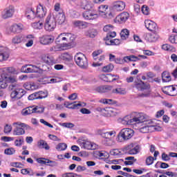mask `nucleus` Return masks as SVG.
I'll list each match as a JSON object with an SVG mask.
<instances>
[{
	"mask_svg": "<svg viewBox=\"0 0 177 177\" xmlns=\"http://www.w3.org/2000/svg\"><path fill=\"white\" fill-rule=\"evenodd\" d=\"M9 74H16V69L12 66L2 68V73H0V75L1 76V85H3V87H0V89H6L10 84L17 82L16 77L9 75Z\"/></svg>",
	"mask_w": 177,
	"mask_h": 177,
	"instance_id": "obj_1",
	"label": "nucleus"
},
{
	"mask_svg": "<svg viewBox=\"0 0 177 177\" xmlns=\"http://www.w3.org/2000/svg\"><path fill=\"white\" fill-rule=\"evenodd\" d=\"M60 41H66V42L62 44L60 46V50H67V49H71V42L75 41V35L71 33H61L56 39V42H60Z\"/></svg>",
	"mask_w": 177,
	"mask_h": 177,
	"instance_id": "obj_2",
	"label": "nucleus"
},
{
	"mask_svg": "<svg viewBox=\"0 0 177 177\" xmlns=\"http://www.w3.org/2000/svg\"><path fill=\"white\" fill-rule=\"evenodd\" d=\"M97 133L105 139L104 145L106 146H114L115 145V140H114V138L117 135L115 130L106 131V129H102L98 130Z\"/></svg>",
	"mask_w": 177,
	"mask_h": 177,
	"instance_id": "obj_3",
	"label": "nucleus"
},
{
	"mask_svg": "<svg viewBox=\"0 0 177 177\" xmlns=\"http://www.w3.org/2000/svg\"><path fill=\"white\" fill-rule=\"evenodd\" d=\"M9 84L10 85L8 86V89L9 91H12L10 94L11 99H13L14 100H19L26 95V91L20 88V85L17 84V82Z\"/></svg>",
	"mask_w": 177,
	"mask_h": 177,
	"instance_id": "obj_4",
	"label": "nucleus"
},
{
	"mask_svg": "<svg viewBox=\"0 0 177 177\" xmlns=\"http://www.w3.org/2000/svg\"><path fill=\"white\" fill-rule=\"evenodd\" d=\"M134 86L138 91L142 92L140 96V97H149L151 94V88L150 84L148 83H144L140 80H137L134 82Z\"/></svg>",
	"mask_w": 177,
	"mask_h": 177,
	"instance_id": "obj_5",
	"label": "nucleus"
},
{
	"mask_svg": "<svg viewBox=\"0 0 177 177\" xmlns=\"http://www.w3.org/2000/svg\"><path fill=\"white\" fill-rule=\"evenodd\" d=\"M12 126L14 127L13 135L15 136H21V135H24V133H26V131L24 129H31L30 126L21 122H15L12 123Z\"/></svg>",
	"mask_w": 177,
	"mask_h": 177,
	"instance_id": "obj_6",
	"label": "nucleus"
},
{
	"mask_svg": "<svg viewBox=\"0 0 177 177\" xmlns=\"http://www.w3.org/2000/svg\"><path fill=\"white\" fill-rule=\"evenodd\" d=\"M133 131L130 128L122 129L118 134L117 141L119 143L124 142V140H129L133 136Z\"/></svg>",
	"mask_w": 177,
	"mask_h": 177,
	"instance_id": "obj_7",
	"label": "nucleus"
},
{
	"mask_svg": "<svg viewBox=\"0 0 177 177\" xmlns=\"http://www.w3.org/2000/svg\"><path fill=\"white\" fill-rule=\"evenodd\" d=\"M138 131L141 133H149V132H151L153 131H161V127L156 125V124L151 121V123H144L141 124V127L138 129Z\"/></svg>",
	"mask_w": 177,
	"mask_h": 177,
	"instance_id": "obj_8",
	"label": "nucleus"
},
{
	"mask_svg": "<svg viewBox=\"0 0 177 177\" xmlns=\"http://www.w3.org/2000/svg\"><path fill=\"white\" fill-rule=\"evenodd\" d=\"M74 59L77 66L80 67V68H83L84 70L88 68V59L86 58L85 55L82 53H77L75 55Z\"/></svg>",
	"mask_w": 177,
	"mask_h": 177,
	"instance_id": "obj_9",
	"label": "nucleus"
},
{
	"mask_svg": "<svg viewBox=\"0 0 177 177\" xmlns=\"http://www.w3.org/2000/svg\"><path fill=\"white\" fill-rule=\"evenodd\" d=\"M55 28H56V19H55V17H53L52 14H49L45 20L44 29L46 31L50 32L55 31Z\"/></svg>",
	"mask_w": 177,
	"mask_h": 177,
	"instance_id": "obj_10",
	"label": "nucleus"
},
{
	"mask_svg": "<svg viewBox=\"0 0 177 177\" xmlns=\"http://www.w3.org/2000/svg\"><path fill=\"white\" fill-rule=\"evenodd\" d=\"M78 144L82 149H86V150H96V149H99V145H96L95 142L85 140H80Z\"/></svg>",
	"mask_w": 177,
	"mask_h": 177,
	"instance_id": "obj_11",
	"label": "nucleus"
},
{
	"mask_svg": "<svg viewBox=\"0 0 177 177\" xmlns=\"http://www.w3.org/2000/svg\"><path fill=\"white\" fill-rule=\"evenodd\" d=\"M151 120L144 113H138L134 115V124H151Z\"/></svg>",
	"mask_w": 177,
	"mask_h": 177,
	"instance_id": "obj_12",
	"label": "nucleus"
},
{
	"mask_svg": "<svg viewBox=\"0 0 177 177\" xmlns=\"http://www.w3.org/2000/svg\"><path fill=\"white\" fill-rule=\"evenodd\" d=\"M16 12V9L15 8V6H9L6 8L1 14V17L3 19H10V17H13V15Z\"/></svg>",
	"mask_w": 177,
	"mask_h": 177,
	"instance_id": "obj_13",
	"label": "nucleus"
},
{
	"mask_svg": "<svg viewBox=\"0 0 177 177\" xmlns=\"http://www.w3.org/2000/svg\"><path fill=\"white\" fill-rule=\"evenodd\" d=\"M82 16L84 20H96L99 15L95 10H86L82 13Z\"/></svg>",
	"mask_w": 177,
	"mask_h": 177,
	"instance_id": "obj_14",
	"label": "nucleus"
},
{
	"mask_svg": "<svg viewBox=\"0 0 177 177\" xmlns=\"http://www.w3.org/2000/svg\"><path fill=\"white\" fill-rule=\"evenodd\" d=\"M123 125H133L135 124V113L127 115L121 120Z\"/></svg>",
	"mask_w": 177,
	"mask_h": 177,
	"instance_id": "obj_15",
	"label": "nucleus"
},
{
	"mask_svg": "<svg viewBox=\"0 0 177 177\" xmlns=\"http://www.w3.org/2000/svg\"><path fill=\"white\" fill-rule=\"evenodd\" d=\"M162 92L169 96H176L177 86H167L162 88Z\"/></svg>",
	"mask_w": 177,
	"mask_h": 177,
	"instance_id": "obj_16",
	"label": "nucleus"
},
{
	"mask_svg": "<svg viewBox=\"0 0 177 177\" xmlns=\"http://www.w3.org/2000/svg\"><path fill=\"white\" fill-rule=\"evenodd\" d=\"M133 145H129L124 148V150H126L129 154L131 156H133L135 154H138L140 151V147L139 145H136L133 148Z\"/></svg>",
	"mask_w": 177,
	"mask_h": 177,
	"instance_id": "obj_17",
	"label": "nucleus"
},
{
	"mask_svg": "<svg viewBox=\"0 0 177 177\" xmlns=\"http://www.w3.org/2000/svg\"><path fill=\"white\" fill-rule=\"evenodd\" d=\"M52 16L55 17V20L58 24H63L66 21V15L63 12H53Z\"/></svg>",
	"mask_w": 177,
	"mask_h": 177,
	"instance_id": "obj_18",
	"label": "nucleus"
},
{
	"mask_svg": "<svg viewBox=\"0 0 177 177\" xmlns=\"http://www.w3.org/2000/svg\"><path fill=\"white\" fill-rule=\"evenodd\" d=\"M145 26L149 31L156 32L157 31V30H158V26H157V24L149 19H146L145 21Z\"/></svg>",
	"mask_w": 177,
	"mask_h": 177,
	"instance_id": "obj_19",
	"label": "nucleus"
},
{
	"mask_svg": "<svg viewBox=\"0 0 177 177\" xmlns=\"http://www.w3.org/2000/svg\"><path fill=\"white\" fill-rule=\"evenodd\" d=\"M47 10L46 8L44 6L39 4L37 6L36 8V17L42 19L46 16Z\"/></svg>",
	"mask_w": 177,
	"mask_h": 177,
	"instance_id": "obj_20",
	"label": "nucleus"
},
{
	"mask_svg": "<svg viewBox=\"0 0 177 177\" xmlns=\"http://www.w3.org/2000/svg\"><path fill=\"white\" fill-rule=\"evenodd\" d=\"M101 79L105 82H114V81L120 80V76L117 75L106 74L101 75Z\"/></svg>",
	"mask_w": 177,
	"mask_h": 177,
	"instance_id": "obj_21",
	"label": "nucleus"
},
{
	"mask_svg": "<svg viewBox=\"0 0 177 177\" xmlns=\"http://www.w3.org/2000/svg\"><path fill=\"white\" fill-rule=\"evenodd\" d=\"M21 71L22 73H37L38 71V67L37 66L31 65V64H28V65H24L22 66Z\"/></svg>",
	"mask_w": 177,
	"mask_h": 177,
	"instance_id": "obj_22",
	"label": "nucleus"
},
{
	"mask_svg": "<svg viewBox=\"0 0 177 177\" xmlns=\"http://www.w3.org/2000/svg\"><path fill=\"white\" fill-rule=\"evenodd\" d=\"M102 111L106 117H115L118 114L117 109L111 107H106Z\"/></svg>",
	"mask_w": 177,
	"mask_h": 177,
	"instance_id": "obj_23",
	"label": "nucleus"
},
{
	"mask_svg": "<svg viewBox=\"0 0 177 177\" xmlns=\"http://www.w3.org/2000/svg\"><path fill=\"white\" fill-rule=\"evenodd\" d=\"M128 19H129V14L127 12H123L115 17V22L122 24V23H125Z\"/></svg>",
	"mask_w": 177,
	"mask_h": 177,
	"instance_id": "obj_24",
	"label": "nucleus"
},
{
	"mask_svg": "<svg viewBox=\"0 0 177 177\" xmlns=\"http://www.w3.org/2000/svg\"><path fill=\"white\" fill-rule=\"evenodd\" d=\"M124 9H125V2L121 1L115 2L112 6V10L114 12H122Z\"/></svg>",
	"mask_w": 177,
	"mask_h": 177,
	"instance_id": "obj_25",
	"label": "nucleus"
},
{
	"mask_svg": "<svg viewBox=\"0 0 177 177\" xmlns=\"http://www.w3.org/2000/svg\"><path fill=\"white\" fill-rule=\"evenodd\" d=\"M65 105L67 109L75 110L77 109H80V107H85V106H86V104L85 102H79L77 104H75V102L73 103L66 102Z\"/></svg>",
	"mask_w": 177,
	"mask_h": 177,
	"instance_id": "obj_26",
	"label": "nucleus"
},
{
	"mask_svg": "<svg viewBox=\"0 0 177 177\" xmlns=\"http://www.w3.org/2000/svg\"><path fill=\"white\" fill-rule=\"evenodd\" d=\"M144 38L147 41V42H157V41H158L159 36L157 33H146L144 35Z\"/></svg>",
	"mask_w": 177,
	"mask_h": 177,
	"instance_id": "obj_27",
	"label": "nucleus"
},
{
	"mask_svg": "<svg viewBox=\"0 0 177 177\" xmlns=\"http://www.w3.org/2000/svg\"><path fill=\"white\" fill-rule=\"evenodd\" d=\"M77 5H79V6H81V8L82 9H84L85 10H92L91 9L93 8V3L86 0L80 1V3H77Z\"/></svg>",
	"mask_w": 177,
	"mask_h": 177,
	"instance_id": "obj_28",
	"label": "nucleus"
},
{
	"mask_svg": "<svg viewBox=\"0 0 177 177\" xmlns=\"http://www.w3.org/2000/svg\"><path fill=\"white\" fill-rule=\"evenodd\" d=\"M36 161L38 164H41V165H49L50 167H55V165H56V162L44 158H37Z\"/></svg>",
	"mask_w": 177,
	"mask_h": 177,
	"instance_id": "obj_29",
	"label": "nucleus"
},
{
	"mask_svg": "<svg viewBox=\"0 0 177 177\" xmlns=\"http://www.w3.org/2000/svg\"><path fill=\"white\" fill-rule=\"evenodd\" d=\"M9 59V51L5 47L0 46V62Z\"/></svg>",
	"mask_w": 177,
	"mask_h": 177,
	"instance_id": "obj_30",
	"label": "nucleus"
},
{
	"mask_svg": "<svg viewBox=\"0 0 177 177\" xmlns=\"http://www.w3.org/2000/svg\"><path fill=\"white\" fill-rule=\"evenodd\" d=\"M55 41L53 37L49 35H44L39 38V42L42 45H49V44H52Z\"/></svg>",
	"mask_w": 177,
	"mask_h": 177,
	"instance_id": "obj_31",
	"label": "nucleus"
},
{
	"mask_svg": "<svg viewBox=\"0 0 177 177\" xmlns=\"http://www.w3.org/2000/svg\"><path fill=\"white\" fill-rule=\"evenodd\" d=\"M23 28H24V27L23 26V24H14L12 26H11L9 28V30L10 31V32H21V31H23Z\"/></svg>",
	"mask_w": 177,
	"mask_h": 177,
	"instance_id": "obj_32",
	"label": "nucleus"
},
{
	"mask_svg": "<svg viewBox=\"0 0 177 177\" xmlns=\"http://www.w3.org/2000/svg\"><path fill=\"white\" fill-rule=\"evenodd\" d=\"M107 9H109V6L106 5H101L98 7V12L100 16L103 17L104 19H106L107 17Z\"/></svg>",
	"mask_w": 177,
	"mask_h": 177,
	"instance_id": "obj_33",
	"label": "nucleus"
},
{
	"mask_svg": "<svg viewBox=\"0 0 177 177\" xmlns=\"http://www.w3.org/2000/svg\"><path fill=\"white\" fill-rule=\"evenodd\" d=\"M35 37L34 35H28L26 36L24 41H26L27 43L26 44V46L27 48H30L32 45H34V39Z\"/></svg>",
	"mask_w": 177,
	"mask_h": 177,
	"instance_id": "obj_34",
	"label": "nucleus"
},
{
	"mask_svg": "<svg viewBox=\"0 0 177 177\" xmlns=\"http://www.w3.org/2000/svg\"><path fill=\"white\" fill-rule=\"evenodd\" d=\"M25 16L29 20H32L37 17V14L35 13V11L32 10V8H28L26 11Z\"/></svg>",
	"mask_w": 177,
	"mask_h": 177,
	"instance_id": "obj_35",
	"label": "nucleus"
},
{
	"mask_svg": "<svg viewBox=\"0 0 177 177\" xmlns=\"http://www.w3.org/2000/svg\"><path fill=\"white\" fill-rule=\"evenodd\" d=\"M84 35L88 38H95L97 35V30L95 28H90L84 32Z\"/></svg>",
	"mask_w": 177,
	"mask_h": 177,
	"instance_id": "obj_36",
	"label": "nucleus"
},
{
	"mask_svg": "<svg viewBox=\"0 0 177 177\" xmlns=\"http://www.w3.org/2000/svg\"><path fill=\"white\" fill-rule=\"evenodd\" d=\"M21 115L26 117V115H30V114H34V106H28L22 109L21 112Z\"/></svg>",
	"mask_w": 177,
	"mask_h": 177,
	"instance_id": "obj_37",
	"label": "nucleus"
},
{
	"mask_svg": "<svg viewBox=\"0 0 177 177\" xmlns=\"http://www.w3.org/2000/svg\"><path fill=\"white\" fill-rule=\"evenodd\" d=\"M32 28L35 30H42L44 27H45V25L44 24V21L42 20H39V21L33 22L31 24Z\"/></svg>",
	"mask_w": 177,
	"mask_h": 177,
	"instance_id": "obj_38",
	"label": "nucleus"
},
{
	"mask_svg": "<svg viewBox=\"0 0 177 177\" xmlns=\"http://www.w3.org/2000/svg\"><path fill=\"white\" fill-rule=\"evenodd\" d=\"M59 58L64 62H70L73 60V55L68 53H64L61 54Z\"/></svg>",
	"mask_w": 177,
	"mask_h": 177,
	"instance_id": "obj_39",
	"label": "nucleus"
},
{
	"mask_svg": "<svg viewBox=\"0 0 177 177\" xmlns=\"http://www.w3.org/2000/svg\"><path fill=\"white\" fill-rule=\"evenodd\" d=\"M24 88L27 91H35L38 89V86L35 83L26 82L24 84Z\"/></svg>",
	"mask_w": 177,
	"mask_h": 177,
	"instance_id": "obj_40",
	"label": "nucleus"
},
{
	"mask_svg": "<svg viewBox=\"0 0 177 177\" xmlns=\"http://www.w3.org/2000/svg\"><path fill=\"white\" fill-rule=\"evenodd\" d=\"M112 93H115V95H127V89L118 86L116 88H113Z\"/></svg>",
	"mask_w": 177,
	"mask_h": 177,
	"instance_id": "obj_41",
	"label": "nucleus"
},
{
	"mask_svg": "<svg viewBox=\"0 0 177 177\" xmlns=\"http://www.w3.org/2000/svg\"><path fill=\"white\" fill-rule=\"evenodd\" d=\"M89 24L82 21H74L73 25L75 27H78V28H86Z\"/></svg>",
	"mask_w": 177,
	"mask_h": 177,
	"instance_id": "obj_42",
	"label": "nucleus"
},
{
	"mask_svg": "<svg viewBox=\"0 0 177 177\" xmlns=\"http://www.w3.org/2000/svg\"><path fill=\"white\" fill-rule=\"evenodd\" d=\"M37 146L39 149H44L45 150H49L50 147L48 145V142L44 140H40L37 142Z\"/></svg>",
	"mask_w": 177,
	"mask_h": 177,
	"instance_id": "obj_43",
	"label": "nucleus"
},
{
	"mask_svg": "<svg viewBox=\"0 0 177 177\" xmlns=\"http://www.w3.org/2000/svg\"><path fill=\"white\" fill-rule=\"evenodd\" d=\"M172 80L171 77V74L168 72L165 71L162 73V82H169Z\"/></svg>",
	"mask_w": 177,
	"mask_h": 177,
	"instance_id": "obj_44",
	"label": "nucleus"
},
{
	"mask_svg": "<svg viewBox=\"0 0 177 177\" xmlns=\"http://www.w3.org/2000/svg\"><path fill=\"white\" fill-rule=\"evenodd\" d=\"M24 41L23 37L18 35L15 36L13 39H12V45H19V44H21Z\"/></svg>",
	"mask_w": 177,
	"mask_h": 177,
	"instance_id": "obj_45",
	"label": "nucleus"
},
{
	"mask_svg": "<svg viewBox=\"0 0 177 177\" xmlns=\"http://www.w3.org/2000/svg\"><path fill=\"white\" fill-rule=\"evenodd\" d=\"M123 60L126 62H138L140 60L139 57H136L135 55L126 56L123 58Z\"/></svg>",
	"mask_w": 177,
	"mask_h": 177,
	"instance_id": "obj_46",
	"label": "nucleus"
},
{
	"mask_svg": "<svg viewBox=\"0 0 177 177\" xmlns=\"http://www.w3.org/2000/svg\"><path fill=\"white\" fill-rule=\"evenodd\" d=\"M129 37V30L128 29H123L120 32V38L125 41Z\"/></svg>",
	"mask_w": 177,
	"mask_h": 177,
	"instance_id": "obj_47",
	"label": "nucleus"
},
{
	"mask_svg": "<svg viewBox=\"0 0 177 177\" xmlns=\"http://www.w3.org/2000/svg\"><path fill=\"white\" fill-rule=\"evenodd\" d=\"M24 143V138L23 137H19L18 139L15 140L14 145L17 147H21Z\"/></svg>",
	"mask_w": 177,
	"mask_h": 177,
	"instance_id": "obj_48",
	"label": "nucleus"
},
{
	"mask_svg": "<svg viewBox=\"0 0 177 177\" xmlns=\"http://www.w3.org/2000/svg\"><path fill=\"white\" fill-rule=\"evenodd\" d=\"M22 175H29V176H34V171L31 169H22L21 170Z\"/></svg>",
	"mask_w": 177,
	"mask_h": 177,
	"instance_id": "obj_49",
	"label": "nucleus"
},
{
	"mask_svg": "<svg viewBox=\"0 0 177 177\" xmlns=\"http://www.w3.org/2000/svg\"><path fill=\"white\" fill-rule=\"evenodd\" d=\"M67 149V144L66 143H59L57 146H56V149L57 150V151H64V150H66Z\"/></svg>",
	"mask_w": 177,
	"mask_h": 177,
	"instance_id": "obj_50",
	"label": "nucleus"
},
{
	"mask_svg": "<svg viewBox=\"0 0 177 177\" xmlns=\"http://www.w3.org/2000/svg\"><path fill=\"white\" fill-rule=\"evenodd\" d=\"M16 153V149L13 147L7 148L4 150V154L6 156H13Z\"/></svg>",
	"mask_w": 177,
	"mask_h": 177,
	"instance_id": "obj_51",
	"label": "nucleus"
},
{
	"mask_svg": "<svg viewBox=\"0 0 177 177\" xmlns=\"http://www.w3.org/2000/svg\"><path fill=\"white\" fill-rule=\"evenodd\" d=\"M114 30V26L111 24H108L104 26L103 28V31H104V32H111V31H113Z\"/></svg>",
	"mask_w": 177,
	"mask_h": 177,
	"instance_id": "obj_52",
	"label": "nucleus"
},
{
	"mask_svg": "<svg viewBox=\"0 0 177 177\" xmlns=\"http://www.w3.org/2000/svg\"><path fill=\"white\" fill-rule=\"evenodd\" d=\"M113 68L114 66H113V64H109L102 68V71H104V73H110L111 71H113Z\"/></svg>",
	"mask_w": 177,
	"mask_h": 177,
	"instance_id": "obj_53",
	"label": "nucleus"
},
{
	"mask_svg": "<svg viewBox=\"0 0 177 177\" xmlns=\"http://www.w3.org/2000/svg\"><path fill=\"white\" fill-rule=\"evenodd\" d=\"M162 49L163 50H167V52H172V50H174V47H172V46L168 44H165L162 46Z\"/></svg>",
	"mask_w": 177,
	"mask_h": 177,
	"instance_id": "obj_54",
	"label": "nucleus"
},
{
	"mask_svg": "<svg viewBox=\"0 0 177 177\" xmlns=\"http://www.w3.org/2000/svg\"><path fill=\"white\" fill-rule=\"evenodd\" d=\"M33 109H34V113H44V111H45V107L41 106H33Z\"/></svg>",
	"mask_w": 177,
	"mask_h": 177,
	"instance_id": "obj_55",
	"label": "nucleus"
},
{
	"mask_svg": "<svg viewBox=\"0 0 177 177\" xmlns=\"http://www.w3.org/2000/svg\"><path fill=\"white\" fill-rule=\"evenodd\" d=\"M42 60L46 63V64H52V63H53V58L50 59V57H48L46 55L42 57Z\"/></svg>",
	"mask_w": 177,
	"mask_h": 177,
	"instance_id": "obj_56",
	"label": "nucleus"
},
{
	"mask_svg": "<svg viewBox=\"0 0 177 177\" xmlns=\"http://www.w3.org/2000/svg\"><path fill=\"white\" fill-rule=\"evenodd\" d=\"M141 12L143 13V15H145L146 16L150 15V9L147 6H142L141 8Z\"/></svg>",
	"mask_w": 177,
	"mask_h": 177,
	"instance_id": "obj_57",
	"label": "nucleus"
},
{
	"mask_svg": "<svg viewBox=\"0 0 177 177\" xmlns=\"http://www.w3.org/2000/svg\"><path fill=\"white\" fill-rule=\"evenodd\" d=\"M101 102L104 104H115V101L112 99H103Z\"/></svg>",
	"mask_w": 177,
	"mask_h": 177,
	"instance_id": "obj_58",
	"label": "nucleus"
},
{
	"mask_svg": "<svg viewBox=\"0 0 177 177\" xmlns=\"http://www.w3.org/2000/svg\"><path fill=\"white\" fill-rule=\"evenodd\" d=\"M28 100H35L39 99L38 92L34 93L28 97Z\"/></svg>",
	"mask_w": 177,
	"mask_h": 177,
	"instance_id": "obj_59",
	"label": "nucleus"
},
{
	"mask_svg": "<svg viewBox=\"0 0 177 177\" xmlns=\"http://www.w3.org/2000/svg\"><path fill=\"white\" fill-rule=\"evenodd\" d=\"M39 99H45V97H48V92L45 91H38Z\"/></svg>",
	"mask_w": 177,
	"mask_h": 177,
	"instance_id": "obj_60",
	"label": "nucleus"
},
{
	"mask_svg": "<svg viewBox=\"0 0 177 177\" xmlns=\"http://www.w3.org/2000/svg\"><path fill=\"white\" fill-rule=\"evenodd\" d=\"M169 41L171 44H177V35L169 36Z\"/></svg>",
	"mask_w": 177,
	"mask_h": 177,
	"instance_id": "obj_61",
	"label": "nucleus"
},
{
	"mask_svg": "<svg viewBox=\"0 0 177 177\" xmlns=\"http://www.w3.org/2000/svg\"><path fill=\"white\" fill-rule=\"evenodd\" d=\"M62 127H64V128L71 129V128H74L75 125H74V124L71 122H64L62 124Z\"/></svg>",
	"mask_w": 177,
	"mask_h": 177,
	"instance_id": "obj_62",
	"label": "nucleus"
},
{
	"mask_svg": "<svg viewBox=\"0 0 177 177\" xmlns=\"http://www.w3.org/2000/svg\"><path fill=\"white\" fill-rule=\"evenodd\" d=\"M154 158H153V156H149L148 158H147L146 159V165H153V162H154Z\"/></svg>",
	"mask_w": 177,
	"mask_h": 177,
	"instance_id": "obj_63",
	"label": "nucleus"
},
{
	"mask_svg": "<svg viewBox=\"0 0 177 177\" xmlns=\"http://www.w3.org/2000/svg\"><path fill=\"white\" fill-rule=\"evenodd\" d=\"M1 139L3 142H12V140H15V138H13V137H8V136H3V137H1Z\"/></svg>",
	"mask_w": 177,
	"mask_h": 177,
	"instance_id": "obj_64",
	"label": "nucleus"
}]
</instances>
